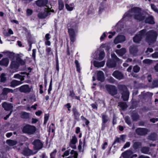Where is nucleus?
<instances>
[{
  "label": "nucleus",
  "instance_id": "5fc2aeb1",
  "mask_svg": "<svg viewBox=\"0 0 158 158\" xmlns=\"http://www.w3.org/2000/svg\"><path fill=\"white\" fill-rule=\"evenodd\" d=\"M152 85L154 87L158 86V80H154L152 83Z\"/></svg>",
  "mask_w": 158,
  "mask_h": 158
},
{
  "label": "nucleus",
  "instance_id": "9b49d317",
  "mask_svg": "<svg viewBox=\"0 0 158 158\" xmlns=\"http://www.w3.org/2000/svg\"><path fill=\"white\" fill-rule=\"evenodd\" d=\"M148 130L145 128H138L136 130L137 134L140 135H145L147 134Z\"/></svg>",
  "mask_w": 158,
  "mask_h": 158
},
{
  "label": "nucleus",
  "instance_id": "c85d7f7f",
  "mask_svg": "<svg viewBox=\"0 0 158 158\" xmlns=\"http://www.w3.org/2000/svg\"><path fill=\"white\" fill-rule=\"evenodd\" d=\"M116 52L119 56H122L126 52V50L125 48H123L120 50H116Z\"/></svg>",
  "mask_w": 158,
  "mask_h": 158
},
{
  "label": "nucleus",
  "instance_id": "1a4fd4ad",
  "mask_svg": "<svg viewBox=\"0 0 158 158\" xmlns=\"http://www.w3.org/2000/svg\"><path fill=\"white\" fill-rule=\"evenodd\" d=\"M124 158H133L134 157H136L137 155L136 154L133 155V152L131 150H128L122 154Z\"/></svg>",
  "mask_w": 158,
  "mask_h": 158
},
{
  "label": "nucleus",
  "instance_id": "a19ab883",
  "mask_svg": "<svg viewBox=\"0 0 158 158\" xmlns=\"http://www.w3.org/2000/svg\"><path fill=\"white\" fill-rule=\"evenodd\" d=\"M75 63L76 65V67L77 68V71L79 72L80 73V64L78 62V61L77 60H76L75 61Z\"/></svg>",
  "mask_w": 158,
  "mask_h": 158
},
{
  "label": "nucleus",
  "instance_id": "7c9ffc66",
  "mask_svg": "<svg viewBox=\"0 0 158 158\" xmlns=\"http://www.w3.org/2000/svg\"><path fill=\"white\" fill-rule=\"evenodd\" d=\"M6 143L10 146H13L17 143V142L15 140L9 139L6 141Z\"/></svg>",
  "mask_w": 158,
  "mask_h": 158
},
{
  "label": "nucleus",
  "instance_id": "338daca9",
  "mask_svg": "<svg viewBox=\"0 0 158 158\" xmlns=\"http://www.w3.org/2000/svg\"><path fill=\"white\" fill-rule=\"evenodd\" d=\"M109 82L111 83H113L115 81V80L112 77H110L108 79Z\"/></svg>",
  "mask_w": 158,
  "mask_h": 158
},
{
  "label": "nucleus",
  "instance_id": "c03bdc74",
  "mask_svg": "<svg viewBox=\"0 0 158 158\" xmlns=\"http://www.w3.org/2000/svg\"><path fill=\"white\" fill-rule=\"evenodd\" d=\"M0 81L2 82H4L6 80V78L5 77V75L4 74H2L0 76Z\"/></svg>",
  "mask_w": 158,
  "mask_h": 158
},
{
  "label": "nucleus",
  "instance_id": "de8ad7c7",
  "mask_svg": "<svg viewBox=\"0 0 158 158\" xmlns=\"http://www.w3.org/2000/svg\"><path fill=\"white\" fill-rule=\"evenodd\" d=\"M151 7L152 9L155 12L158 13V9L156 8V6L153 4H151Z\"/></svg>",
  "mask_w": 158,
  "mask_h": 158
},
{
  "label": "nucleus",
  "instance_id": "49530a36",
  "mask_svg": "<svg viewBox=\"0 0 158 158\" xmlns=\"http://www.w3.org/2000/svg\"><path fill=\"white\" fill-rule=\"evenodd\" d=\"M46 51L48 55H51L52 53L51 48L50 47H47Z\"/></svg>",
  "mask_w": 158,
  "mask_h": 158
},
{
  "label": "nucleus",
  "instance_id": "4be33fe9",
  "mask_svg": "<svg viewBox=\"0 0 158 158\" xmlns=\"http://www.w3.org/2000/svg\"><path fill=\"white\" fill-rule=\"evenodd\" d=\"M47 2V0H39L36 2V4L39 6H46Z\"/></svg>",
  "mask_w": 158,
  "mask_h": 158
},
{
  "label": "nucleus",
  "instance_id": "f704fd0d",
  "mask_svg": "<svg viewBox=\"0 0 158 158\" xmlns=\"http://www.w3.org/2000/svg\"><path fill=\"white\" fill-rule=\"evenodd\" d=\"M101 47L102 48H105V50L107 51H109L110 48V45L109 43L103 44L101 45Z\"/></svg>",
  "mask_w": 158,
  "mask_h": 158
},
{
  "label": "nucleus",
  "instance_id": "13d9d810",
  "mask_svg": "<svg viewBox=\"0 0 158 158\" xmlns=\"http://www.w3.org/2000/svg\"><path fill=\"white\" fill-rule=\"evenodd\" d=\"M131 143L130 142H127L125 144V145H124L123 147V148H128L129 147Z\"/></svg>",
  "mask_w": 158,
  "mask_h": 158
},
{
  "label": "nucleus",
  "instance_id": "680f3d73",
  "mask_svg": "<svg viewBox=\"0 0 158 158\" xmlns=\"http://www.w3.org/2000/svg\"><path fill=\"white\" fill-rule=\"evenodd\" d=\"M56 152V150H54L53 152L51 153L50 154L51 158H55V155Z\"/></svg>",
  "mask_w": 158,
  "mask_h": 158
},
{
  "label": "nucleus",
  "instance_id": "aec40b11",
  "mask_svg": "<svg viewBox=\"0 0 158 158\" xmlns=\"http://www.w3.org/2000/svg\"><path fill=\"white\" fill-rule=\"evenodd\" d=\"M129 50L130 53L134 55H135L138 52L137 47L134 45L131 46Z\"/></svg>",
  "mask_w": 158,
  "mask_h": 158
},
{
  "label": "nucleus",
  "instance_id": "6ab92c4d",
  "mask_svg": "<svg viewBox=\"0 0 158 158\" xmlns=\"http://www.w3.org/2000/svg\"><path fill=\"white\" fill-rule=\"evenodd\" d=\"M105 61H102L100 62H99L96 61H94V66L97 68H100L102 67L105 64Z\"/></svg>",
  "mask_w": 158,
  "mask_h": 158
},
{
  "label": "nucleus",
  "instance_id": "bf43d9fd",
  "mask_svg": "<svg viewBox=\"0 0 158 158\" xmlns=\"http://www.w3.org/2000/svg\"><path fill=\"white\" fill-rule=\"evenodd\" d=\"M152 56L153 58H158V52H155L152 55Z\"/></svg>",
  "mask_w": 158,
  "mask_h": 158
},
{
  "label": "nucleus",
  "instance_id": "ddd939ff",
  "mask_svg": "<svg viewBox=\"0 0 158 158\" xmlns=\"http://www.w3.org/2000/svg\"><path fill=\"white\" fill-rule=\"evenodd\" d=\"M126 40V38L123 35H119L117 36L114 40V43L117 44L124 41Z\"/></svg>",
  "mask_w": 158,
  "mask_h": 158
},
{
  "label": "nucleus",
  "instance_id": "69168bd1",
  "mask_svg": "<svg viewBox=\"0 0 158 158\" xmlns=\"http://www.w3.org/2000/svg\"><path fill=\"white\" fill-rule=\"evenodd\" d=\"M153 51V49L152 48H148L146 51V52L147 53H149L152 52Z\"/></svg>",
  "mask_w": 158,
  "mask_h": 158
},
{
  "label": "nucleus",
  "instance_id": "cd10ccee",
  "mask_svg": "<svg viewBox=\"0 0 158 158\" xmlns=\"http://www.w3.org/2000/svg\"><path fill=\"white\" fill-rule=\"evenodd\" d=\"M142 144L140 142H136L134 143L133 145V148L135 149H137L141 148Z\"/></svg>",
  "mask_w": 158,
  "mask_h": 158
},
{
  "label": "nucleus",
  "instance_id": "39448f33",
  "mask_svg": "<svg viewBox=\"0 0 158 158\" xmlns=\"http://www.w3.org/2000/svg\"><path fill=\"white\" fill-rule=\"evenodd\" d=\"M36 128L34 126L26 125L22 129L23 133H27L29 135L33 134L36 131Z\"/></svg>",
  "mask_w": 158,
  "mask_h": 158
},
{
  "label": "nucleus",
  "instance_id": "e433bc0d",
  "mask_svg": "<svg viewBox=\"0 0 158 158\" xmlns=\"http://www.w3.org/2000/svg\"><path fill=\"white\" fill-rule=\"evenodd\" d=\"M118 106L121 107L123 110L126 109L127 107L126 103L124 102H120L118 103Z\"/></svg>",
  "mask_w": 158,
  "mask_h": 158
},
{
  "label": "nucleus",
  "instance_id": "4c0bfd02",
  "mask_svg": "<svg viewBox=\"0 0 158 158\" xmlns=\"http://www.w3.org/2000/svg\"><path fill=\"white\" fill-rule=\"evenodd\" d=\"M143 62L145 64L150 65L153 63V60L149 59H146L143 60Z\"/></svg>",
  "mask_w": 158,
  "mask_h": 158
},
{
  "label": "nucleus",
  "instance_id": "0e129e2a",
  "mask_svg": "<svg viewBox=\"0 0 158 158\" xmlns=\"http://www.w3.org/2000/svg\"><path fill=\"white\" fill-rule=\"evenodd\" d=\"M154 69L156 72H158V62L154 66Z\"/></svg>",
  "mask_w": 158,
  "mask_h": 158
},
{
  "label": "nucleus",
  "instance_id": "8fccbe9b",
  "mask_svg": "<svg viewBox=\"0 0 158 158\" xmlns=\"http://www.w3.org/2000/svg\"><path fill=\"white\" fill-rule=\"evenodd\" d=\"M81 118L82 120L85 121V123L86 125H88V124H89V121L86 118H85L83 116H81Z\"/></svg>",
  "mask_w": 158,
  "mask_h": 158
},
{
  "label": "nucleus",
  "instance_id": "473e14b6",
  "mask_svg": "<svg viewBox=\"0 0 158 158\" xmlns=\"http://www.w3.org/2000/svg\"><path fill=\"white\" fill-rule=\"evenodd\" d=\"M157 136L155 133L151 134L148 137V139L150 140L154 141L157 139Z\"/></svg>",
  "mask_w": 158,
  "mask_h": 158
},
{
  "label": "nucleus",
  "instance_id": "79ce46f5",
  "mask_svg": "<svg viewBox=\"0 0 158 158\" xmlns=\"http://www.w3.org/2000/svg\"><path fill=\"white\" fill-rule=\"evenodd\" d=\"M140 70V68L138 65L135 66L133 68V70L134 72L137 73H138Z\"/></svg>",
  "mask_w": 158,
  "mask_h": 158
},
{
  "label": "nucleus",
  "instance_id": "2eb2a0df",
  "mask_svg": "<svg viewBox=\"0 0 158 158\" xmlns=\"http://www.w3.org/2000/svg\"><path fill=\"white\" fill-rule=\"evenodd\" d=\"M68 32L69 34V35L71 42L73 43L75 41L76 35L73 29H69Z\"/></svg>",
  "mask_w": 158,
  "mask_h": 158
},
{
  "label": "nucleus",
  "instance_id": "0eeeda50",
  "mask_svg": "<svg viewBox=\"0 0 158 158\" xmlns=\"http://www.w3.org/2000/svg\"><path fill=\"white\" fill-rule=\"evenodd\" d=\"M146 30L143 29L139 32L138 34L133 38V41L135 43H138L139 42L145 35Z\"/></svg>",
  "mask_w": 158,
  "mask_h": 158
},
{
  "label": "nucleus",
  "instance_id": "393cba45",
  "mask_svg": "<svg viewBox=\"0 0 158 158\" xmlns=\"http://www.w3.org/2000/svg\"><path fill=\"white\" fill-rule=\"evenodd\" d=\"M22 83V82L21 81L14 80L11 82L10 86L11 87H14L15 86L18 85Z\"/></svg>",
  "mask_w": 158,
  "mask_h": 158
},
{
  "label": "nucleus",
  "instance_id": "f3484780",
  "mask_svg": "<svg viewBox=\"0 0 158 158\" xmlns=\"http://www.w3.org/2000/svg\"><path fill=\"white\" fill-rule=\"evenodd\" d=\"M112 75L114 77L118 80L123 79L124 77L123 74L118 71H115L113 73Z\"/></svg>",
  "mask_w": 158,
  "mask_h": 158
},
{
  "label": "nucleus",
  "instance_id": "6e6d98bb",
  "mask_svg": "<svg viewBox=\"0 0 158 158\" xmlns=\"http://www.w3.org/2000/svg\"><path fill=\"white\" fill-rule=\"evenodd\" d=\"M126 122L128 124H131V122L128 117L127 116L125 118Z\"/></svg>",
  "mask_w": 158,
  "mask_h": 158
},
{
  "label": "nucleus",
  "instance_id": "72a5a7b5",
  "mask_svg": "<svg viewBox=\"0 0 158 158\" xmlns=\"http://www.w3.org/2000/svg\"><path fill=\"white\" fill-rule=\"evenodd\" d=\"M150 148L147 147H143L141 149L142 152L144 154H148L149 152Z\"/></svg>",
  "mask_w": 158,
  "mask_h": 158
},
{
  "label": "nucleus",
  "instance_id": "20e7f679",
  "mask_svg": "<svg viewBox=\"0 0 158 158\" xmlns=\"http://www.w3.org/2000/svg\"><path fill=\"white\" fill-rule=\"evenodd\" d=\"M111 56L112 60H108L106 63L107 66L110 68L115 67L116 65V62L120 61V60L117 57L114 53L112 54Z\"/></svg>",
  "mask_w": 158,
  "mask_h": 158
},
{
  "label": "nucleus",
  "instance_id": "f257e3e1",
  "mask_svg": "<svg viewBox=\"0 0 158 158\" xmlns=\"http://www.w3.org/2000/svg\"><path fill=\"white\" fill-rule=\"evenodd\" d=\"M129 11L131 13L133 18L138 21H141L144 19L145 16L142 13L139 7L132 8Z\"/></svg>",
  "mask_w": 158,
  "mask_h": 158
},
{
  "label": "nucleus",
  "instance_id": "ea45409f",
  "mask_svg": "<svg viewBox=\"0 0 158 158\" xmlns=\"http://www.w3.org/2000/svg\"><path fill=\"white\" fill-rule=\"evenodd\" d=\"M105 56V53L103 51L100 52L99 55L98 60H101L104 58Z\"/></svg>",
  "mask_w": 158,
  "mask_h": 158
},
{
  "label": "nucleus",
  "instance_id": "bb28decb",
  "mask_svg": "<svg viewBox=\"0 0 158 158\" xmlns=\"http://www.w3.org/2000/svg\"><path fill=\"white\" fill-rule=\"evenodd\" d=\"M145 22L146 23L151 24H154L155 23L153 17L152 16H149L145 20Z\"/></svg>",
  "mask_w": 158,
  "mask_h": 158
},
{
  "label": "nucleus",
  "instance_id": "3c124183",
  "mask_svg": "<svg viewBox=\"0 0 158 158\" xmlns=\"http://www.w3.org/2000/svg\"><path fill=\"white\" fill-rule=\"evenodd\" d=\"M73 114L75 116L77 117L79 116V113L76 108L73 109Z\"/></svg>",
  "mask_w": 158,
  "mask_h": 158
},
{
  "label": "nucleus",
  "instance_id": "a878e982",
  "mask_svg": "<svg viewBox=\"0 0 158 158\" xmlns=\"http://www.w3.org/2000/svg\"><path fill=\"white\" fill-rule=\"evenodd\" d=\"M10 92L13 93L14 90L11 89H10L7 88H4L2 90V94L5 95V97H6V95L7 94Z\"/></svg>",
  "mask_w": 158,
  "mask_h": 158
},
{
  "label": "nucleus",
  "instance_id": "dca6fc26",
  "mask_svg": "<svg viewBox=\"0 0 158 158\" xmlns=\"http://www.w3.org/2000/svg\"><path fill=\"white\" fill-rule=\"evenodd\" d=\"M77 142V139L75 135L73 136L72 139L71 140L69 143V146L73 149H76V146L74 145Z\"/></svg>",
  "mask_w": 158,
  "mask_h": 158
},
{
  "label": "nucleus",
  "instance_id": "a211bd4d",
  "mask_svg": "<svg viewBox=\"0 0 158 158\" xmlns=\"http://www.w3.org/2000/svg\"><path fill=\"white\" fill-rule=\"evenodd\" d=\"M50 13L49 10L46 9L42 12L40 13L38 15V17L41 19H44Z\"/></svg>",
  "mask_w": 158,
  "mask_h": 158
},
{
  "label": "nucleus",
  "instance_id": "f8f14e48",
  "mask_svg": "<svg viewBox=\"0 0 158 158\" xmlns=\"http://www.w3.org/2000/svg\"><path fill=\"white\" fill-rule=\"evenodd\" d=\"M36 152H33V150H30L28 148H25L22 154L25 156H29L35 154Z\"/></svg>",
  "mask_w": 158,
  "mask_h": 158
},
{
  "label": "nucleus",
  "instance_id": "09e8293b",
  "mask_svg": "<svg viewBox=\"0 0 158 158\" xmlns=\"http://www.w3.org/2000/svg\"><path fill=\"white\" fill-rule=\"evenodd\" d=\"M70 149L66 151L64 153V154L62 156L63 157H64L65 156H68L70 153Z\"/></svg>",
  "mask_w": 158,
  "mask_h": 158
},
{
  "label": "nucleus",
  "instance_id": "5701e85b",
  "mask_svg": "<svg viewBox=\"0 0 158 158\" xmlns=\"http://www.w3.org/2000/svg\"><path fill=\"white\" fill-rule=\"evenodd\" d=\"M9 63V60L7 58H4L0 61V65L2 66H7Z\"/></svg>",
  "mask_w": 158,
  "mask_h": 158
},
{
  "label": "nucleus",
  "instance_id": "e2e57ef3",
  "mask_svg": "<svg viewBox=\"0 0 158 158\" xmlns=\"http://www.w3.org/2000/svg\"><path fill=\"white\" fill-rule=\"evenodd\" d=\"M109 33H110V34H111L110 35L108 36V38L109 39H111V38H112L113 36L115 35L116 32L115 31L113 32H109Z\"/></svg>",
  "mask_w": 158,
  "mask_h": 158
},
{
  "label": "nucleus",
  "instance_id": "f03ea898",
  "mask_svg": "<svg viewBox=\"0 0 158 158\" xmlns=\"http://www.w3.org/2000/svg\"><path fill=\"white\" fill-rule=\"evenodd\" d=\"M145 34L146 41L149 44L155 42L158 36L157 32L153 30L149 31L146 33Z\"/></svg>",
  "mask_w": 158,
  "mask_h": 158
},
{
  "label": "nucleus",
  "instance_id": "4468645a",
  "mask_svg": "<svg viewBox=\"0 0 158 158\" xmlns=\"http://www.w3.org/2000/svg\"><path fill=\"white\" fill-rule=\"evenodd\" d=\"M2 107L6 110H10V111L13 110V106L11 103L4 102L2 104Z\"/></svg>",
  "mask_w": 158,
  "mask_h": 158
},
{
  "label": "nucleus",
  "instance_id": "2f4dec72",
  "mask_svg": "<svg viewBox=\"0 0 158 158\" xmlns=\"http://www.w3.org/2000/svg\"><path fill=\"white\" fill-rule=\"evenodd\" d=\"M65 6L67 10L71 11L73 10L74 7V5L73 3L70 4L69 5L68 4H66Z\"/></svg>",
  "mask_w": 158,
  "mask_h": 158
},
{
  "label": "nucleus",
  "instance_id": "864d4df0",
  "mask_svg": "<svg viewBox=\"0 0 158 158\" xmlns=\"http://www.w3.org/2000/svg\"><path fill=\"white\" fill-rule=\"evenodd\" d=\"M49 118V114H46L45 115L44 118V124H46L47 121L48 120Z\"/></svg>",
  "mask_w": 158,
  "mask_h": 158
},
{
  "label": "nucleus",
  "instance_id": "37998d69",
  "mask_svg": "<svg viewBox=\"0 0 158 158\" xmlns=\"http://www.w3.org/2000/svg\"><path fill=\"white\" fill-rule=\"evenodd\" d=\"M59 7L60 10H62L64 7L63 2L60 0L59 1Z\"/></svg>",
  "mask_w": 158,
  "mask_h": 158
},
{
  "label": "nucleus",
  "instance_id": "412c9836",
  "mask_svg": "<svg viewBox=\"0 0 158 158\" xmlns=\"http://www.w3.org/2000/svg\"><path fill=\"white\" fill-rule=\"evenodd\" d=\"M97 79L98 81H103L104 80V73L102 71H98V72Z\"/></svg>",
  "mask_w": 158,
  "mask_h": 158
},
{
  "label": "nucleus",
  "instance_id": "7ed1b4c3",
  "mask_svg": "<svg viewBox=\"0 0 158 158\" xmlns=\"http://www.w3.org/2000/svg\"><path fill=\"white\" fill-rule=\"evenodd\" d=\"M118 89L120 91L122 94L121 97L124 101H127L129 98L130 93L126 86L122 85H118Z\"/></svg>",
  "mask_w": 158,
  "mask_h": 158
},
{
  "label": "nucleus",
  "instance_id": "6e6552de",
  "mask_svg": "<svg viewBox=\"0 0 158 158\" xmlns=\"http://www.w3.org/2000/svg\"><path fill=\"white\" fill-rule=\"evenodd\" d=\"M32 88V87H30L28 85H25L21 86L16 89L21 92H23L25 93H28L30 92Z\"/></svg>",
  "mask_w": 158,
  "mask_h": 158
},
{
  "label": "nucleus",
  "instance_id": "b1692460",
  "mask_svg": "<svg viewBox=\"0 0 158 158\" xmlns=\"http://www.w3.org/2000/svg\"><path fill=\"white\" fill-rule=\"evenodd\" d=\"M20 117L23 119H27L29 118V114L24 111H22L20 113Z\"/></svg>",
  "mask_w": 158,
  "mask_h": 158
},
{
  "label": "nucleus",
  "instance_id": "9d476101",
  "mask_svg": "<svg viewBox=\"0 0 158 158\" xmlns=\"http://www.w3.org/2000/svg\"><path fill=\"white\" fill-rule=\"evenodd\" d=\"M107 90L112 95L116 94L117 91L115 89V87L109 85H106L105 86Z\"/></svg>",
  "mask_w": 158,
  "mask_h": 158
},
{
  "label": "nucleus",
  "instance_id": "052dcab7",
  "mask_svg": "<svg viewBox=\"0 0 158 158\" xmlns=\"http://www.w3.org/2000/svg\"><path fill=\"white\" fill-rule=\"evenodd\" d=\"M32 10L30 9H28L27 10V14L28 15H30L32 13Z\"/></svg>",
  "mask_w": 158,
  "mask_h": 158
},
{
  "label": "nucleus",
  "instance_id": "c756f323",
  "mask_svg": "<svg viewBox=\"0 0 158 158\" xmlns=\"http://www.w3.org/2000/svg\"><path fill=\"white\" fill-rule=\"evenodd\" d=\"M19 63L16 60V61H13L10 64V68L11 69H17L19 67Z\"/></svg>",
  "mask_w": 158,
  "mask_h": 158
},
{
  "label": "nucleus",
  "instance_id": "423d86ee",
  "mask_svg": "<svg viewBox=\"0 0 158 158\" xmlns=\"http://www.w3.org/2000/svg\"><path fill=\"white\" fill-rule=\"evenodd\" d=\"M32 144L33 145L34 150L35 151V152H36L43 147V143L39 139H35L32 143Z\"/></svg>",
  "mask_w": 158,
  "mask_h": 158
},
{
  "label": "nucleus",
  "instance_id": "603ef678",
  "mask_svg": "<svg viewBox=\"0 0 158 158\" xmlns=\"http://www.w3.org/2000/svg\"><path fill=\"white\" fill-rule=\"evenodd\" d=\"M52 79L50 82L49 87L48 90V94H50V92L52 89Z\"/></svg>",
  "mask_w": 158,
  "mask_h": 158
},
{
  "label": "nucleus",
  "instance_id": "4d7b16f0",
  "mask_svg": "<svg viewBox=\"0 0 158 158\" xmlns=\"http://www.w3.org/2000/svg\"><path fill=\"white\" fill-rule=\"evenodd\" d=\"M126 138V135H122L120 136V140L124 142L125 141V139Z\"/></svg>",
  "mask_w": 158,
  "mask_h": 158
},
{
  "label": "nucleus",
  "instance_id": "a18cd8bd",
  "mask_svg": "<svg viewBox=\"0 0 158 158\" xmlns=\"http://www.w3.org/2000/svg\"><path fill=\"white\" fill-rule=\"evenodd\" d=\"M17 60L18 63H20L21 65H23L25 63V61L24 60H22L20 58L18 57L17 58Z\"/></svg>",
  "mask_w": 158,
  "mask_h": 158
},
{
  "label": "nucleus",
  "instance_id": "58836bf2",
  "mask_svg": "<svg viewBox=\"0 0 158 158\" xmlns=\"http://www.w3.org/2000/svg\"><path fill=\"white\" fill-rule=\"evenodd\" d=\"M131 117L133 120L136 121L139 118V116L136 113H133L131 115Z\"/></svg>",
  "mask_w": 158,
  "mask_h": 158
},
{
  "label": "nucleus",
  "instance_id": "774afa93",
  "mask_svg": "<svg viewBox=\"0 0 158 158\" xmlns=\"http://www.w3.org/2000/svg\"><path fill=\"white\" fill-rule=\"evenodd\" d=\"M22 76L20 75L19 74H15L14 76V78H20L21 77H22Z\"/></svg>",
  "mask_w": 158,
  "mask_h": 158
},
{
  "label": "nucleus",
  "instance_id": "c9c22d12",
  "mask_svg": "<svg viewBox=\"0 0 158 158\" xmlns=\"http://www.w3.org/2000/svg\"><path fill=\"white\" fill-rule=\"evenodd\" d=\"M102 117L103 123H105L108 121L109 118L107 116L104 114H102Z\"/></svg>",
  "mask_w": 158,
  "mask_h": 158
}]
</instances>
